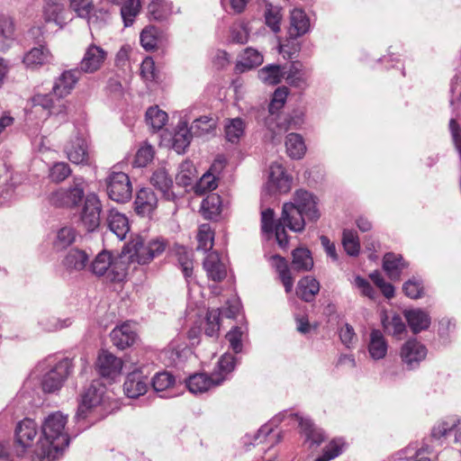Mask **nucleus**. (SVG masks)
I'll return each instance as SVG.
<instances>
[{
  "label": "nucleus",
  "instance_id": "obj_42",
  "mask_svg": "<svg viewBox=\"0 0 461 461\" xmlns=\"http://www.w3.org/2000/svg\"><path fill=\"white\" fill-rule=\"evenodd\" d=\"M88 261L87 254L80 249H71L66 255L63 264L67 268L82 270L86 266Z\"/></svg>",
  "mask_w": 461,
  "mask_h": 461
},
{
  "label": "nucleus",
  "instance_id": "obj_46",
  "mask_svg": "<svg viewBox=\"0 0 461 461\" xmlns=\"http://www.w3.org/2000/svg\"><path fill=\"white\" fill-rule=\"evenodd\" d=\"M196 177V169L192 162L185 161L179 166L176 182L182 186L190 185Z\"/></svg>",
  "mask_w": 461,
  "mask_h": 461
},
{
  "label": "nucleus",
  "instance_id": "obj_38",
  "mask_svg": "<svg viewBox=\"0 0 461 461\" xmlns=\"http://www.w3.org/2000/svg\"><path fill=\"white\" fill-rule=\"evenodd\" d=\"M221 210V197L216 194H211L206 196L201 204V213L205 219H214Z\"/></svg>",
  "mask_w": 461,
  "mask_h": 461
},
{
  "label": "nucleus",
  "instance_id": "obj_3",
  "mask_svg": "<svg viewBox=\"0 0 461 461\" xmlns=\"http://www.w3.org/2000/svg\"><path fill=\"white\" fill-rule=\"evenodd\" d=\"M288 95V88L285 86L278 87L269 104V115L266 118V126L269 135L266 137L269 140L277 144L280 143V136L291 128H296L301 123V119L294 120L288 116L278 114V111L284 106Z\"/></svg>",
  "mask_w": 461,
  "mask_h": 461
},
{
  "label": "nucleus",
  "instance_id": "obj_6",
  "mask_svg": "<svg viewBox=\"0 0 461 461\" xmlns=\"http://www.w3.org/2000/svg\"><path fill=\"white\" fill-rule=\"evenodd\" d=\"M85 194L83 180L75 178L73 185L68 188H60L49 196L50 203L56 207L73 208L79 204Z\"/></svg>",
  "mask_w": 461,
  "mask_h": 461
},
{
  "label": "nucleus",
  "instance_id": "obj_44",
  "mask_svg": "<svg viewBox=\"0 0 461 461\" xmlns=\"http://www.w3.org/2000/svg\"><path fill=\"white\" fill-rule=\"evenodd\" d=\"M167 122V113L158 106L149 107L146 112V122L154 131H159Z\"/></svg>",
  "mask_w": 461,
  "mask_h": 461
},
{
  "label": "nucleus",
  "instance_id": "obj_4",
  "mask_svg": "<svg viewBox=\"0 0 461 461\" xmlns=\"http://www.w3.org/2000/svg\"><path fill=\"white\" fill-rule=\"evenodd\" d=\"M125 257L113 256L110 251L103 250L95 258L90 269L94 275L104 276L107 281L122 282L127 274Z\"/></svg>",
  "mask_w": 461,
  "mask_h": 461
},
{
  "label": "nucleus",
  "instance_id": "obj_40",
  "mask_svg": "<svg viewBox=\"0 0 461 461\" xmlns=\"http://www.w3.org/2000/svg\"><path fill=\"white\" fill-rule=\"evenodd\" d=\"M216 128V121L212 116L203 115L195 119L191 126L190 131L196 137H203L206 134L212 133Z\"/></svg>",
  "mask_w": 461,
  "mask_h": 461
},
{
  "label": "nucleus",
  "instance_id": "obj_48",
  "mask_svg": "<svg viewBox=\"0 0 461 461\" xmlns=\"http://www.w3.org/2000/svg\"><path fill=\"white\" fill-rule=\"evenodd\" d=\"M342 245L349 256H357L360 250V243L357 233L351 230H344L342 234Z\"/></svg>",
  "mask_w": 461,
  "mask_h": 461
},
{
  "label": "nucleus",
  "instance_id": "obj_21",
  "mask_svg": "<svg viewBox=\"0 0 461 461\" xmlns=\"http://www.w3.org/2000/svg\"><path fill=\"white\" fill-rule=\"evenodd\" d=\"M286 82L294 87L304 89L308 86L310 71L299 61H294L290 64L287 71L283 72Z\"/></svg>",
  "mask_w": 461,
  "mask_h": 461
},
{
  "label": "nucleus",
  "instance_id": "obj_15",
  "mask_svg": "<svg viewBox=\"0 0 461 461\" xmlns=\"http://www.w3.org/2000/svg\"><path fill=\"white\" fill-rule=\"evenodd\" d=\"M68 158L77 165L91 164L90 155L87 151V145L85 139L77 135L65 148Z\"/></svg>",
  "mask_w": 461,
  "mask_h": 461
},
{
  "label": "nucleus",
  "instance_id": "obj_27",
  "mask_svg": "<svg viewBox=\"0 0 461 461\" xmlns=\"http://www.w3.org/2000/svg\"><path fill=\"white\" fill-rule=\"evenodd\" d=\"M54 95L53 93L48 95H35L32 98L34 107L36 109L41 107L43 110H46L47 115L65 113L67 108L65 104L59 98L54 100Z\"/></svg>",
  "mask_w": 461,
  "mask_h": 461
},
{
  "label": "nucleus",
  "instance_id": "obj_51",
  "mask_svg": "<svg viewBox=\"0 0 461 461\" xmlns=\"http://www.w3.org/2000/svg\"><path fill=\"white\" fill-rule=\"evenodd\" d=\"M259 79L268 85H276L284 77L283 71L279 66H268L258 71Z\"/></svg>",
  "mask_w": 461,
  "mask_h": 461
},
{
  "label": "nucleus",
  "instance_id": "obj_25",
  "mask_svg": "<svg viewBox=\"0 0 461 461\" xmlns=\"http://www.w3.org/2000/svg\"><path fill=\"white\" fill-rule=\"evenodd\" d=\"M203 268L208 277L214 282H221L226 277V266L221 262L219 254L215 251L206 256L203 261Z\"/></svg>",
  "mask_w": 461,
  "mask_h": 461
},
{
  "label": "nucleus",
  "instance_id": "obj_33",
  "mask_svg": "<svg viewBox=\"0 0 461 461\" xmlns=\"http://www.w3.org/2000/svg\"><path fill=\"white\" fill-rule=\"evenodd\" d=\"M50 60V53L47 48L41 45L40 47L32 48L28 51L24 58L23 63L27 68H34L38 66H42Z\"/></svg>",
  "mask_w": 461,
  "mask_h": 461
},
{
  "label": "nucleus",
  "instance_id": "obj_16",
  "mask_svg": "<svg viewBox=\"0 0 461 461\" xmlns=\"http://www.w3.org/2000/svg\"><path fill=\"white\" fill-rule=\"evenodd\" d=\"M223 381L224 376L221 375H212L209 376L206 374L200 373L191 375L186 384L191 393H203L212 387L220 385Z\"/></svg>",
  "mask_w": 461,
  "mask_h": 461
},
{
  "label": "nucleus",
  "instance_id": "obj_57",
  "mask_svg": "<svg viewBox=\"0 0 461 461\" xmlns=\"http://www.w3.org/2000/svg\"><path fill=\"white\" fill-rule=\"evenodd\" d=\"M266 23L274 32L280 31V22L282 14L280 9L276 6L268 5L265 11Z\"/></svg>",
  "mask_w": 461,
  "mask_h": 461
},
{
  "label": "nucleus",
  "instance_id": "obj_63",
  "mask_svg": "<svg viewBox=\"0 0 461 461\" xmlns=\"http://www.w3.org/2000/svg\"><path fill=\"white\" fill-rule=\"evenodd\" d=\"M402 289L408 297L417 299L421 296L423 286L420 280L413 278L405 282Z\"/></svg>",
  "mask_w": 461,
  "mask_h": 461
},
{
  "label": "nucleus",
  "instance_id": "obj_50",
  "mask_svg": "<svg viewBox=\"0 0 461 461\" xmlns=\"http://www.w3.org/2000/svg\"><path fill=\"white\" fill-rule=\"evenodd\" d=\"M197 249H202L204 251L212 249L213 246L214 233L210 224L205 223L200 225L197 234Z\"/></svg>",
  "mask_w": 461,
  "mask_h": 461
},
{
  "label": "nucleus",
  "instance_id": "obj_5",
  "mask_svg": "<svg viewBox=\"0 0 461 461\" xmlns=\"http://www.w3.org/2000/svg\"><path fill=\"white\" fill-rule=\"evenodd\" d=\"M166 246L163 240L156 239L145 244L141 237H136L127 244L125 249L131 262L146 265L160 256L165 251Z\"/></svg>",
  "mask_w": 461,
  "mask_h": 461
},
{
  "label": "nucleus",
  "instance_id": "obj_13",
  "mask_svg": "<svg viewBox=\"0 0 461 461\" xmlns=\"http://www.w3.org/2000/svg\"><path fill=\"white\" fill-rule=\"evenodd\" d=\"M37 433V424L33 420L24 419L18 423L15 429L18 456H22L28 447L33 445Z\"/></svg>",
  "mask_w": 461,
  "mask_h": 461
},
{
  "label": "nucleus",
  "instance_id": "obj_37",
  "mask_svg": "<svg viewBox=\"0 0 461 461\" xmlns=\"http://www.w3.org/2000/svg\"><path fill=\"white\" fill-rule=\"evenodd\" d=\"M271 260L273 266H275L276 271L278 272L279 278L285 286V292L290 293L293 290L294 278L291 276V272L285 259L278 255H276L271 258Z\"/></svg>",
  "mask_w": 461,
  "mask_h": 461
},
{
  "label": "nucleus",
  "instance_id": "obj_64",
  "mask_svg": "<svg viewBox=\"0 0 461 461\" xmlns=\"http://www.w3.org/2000/svg\"><path fill=\"white\" fill-rule=\"evenodd\" d=\"M341 452L342 444L333 440L324 448L323 455L316 458L315 461H330L339 456Z\"/></svg>",
  "mask_w": 461,
  "mask_h": 461
},
{
  "label": "nucleus",
  "instance_id": "obj_55",
  "mask_svg": "<svg viewBox=\"0 0 461 461\" xmlns=\"http://www.w3.org/2000/svg\"><path fill=\"white\" fill-rule=\"evenodd\" d=\"M175 384V377L168 372L158 373L152 379V386L156 392H164Z\"/></svg>",
  "mask_w": 461,
  "mask_h": 461
},
{
  "label": "nucleus",
  "instance_id": "obj_58",
  "mask_svg": "<svg viewBox=\"0 0 461 461\" xmlns=\"http://www.w3.org/2000/svg\"><path fill=\"white\" fill-rule=\"evenodd\" d=\"M154 158V149L151 145L145 143L137 151L134 165L139 167H146Z\"/></svg>",
  "mask_w": 461,
  "mask_h": 461
},
{
  "label": "nucleus",
  "instance_id": "obj_29",
  "mask_svg": "<svg viewBox=\"0 0 461 461\" xmlns=\"http://www.w3.org/2000/svg\"><path fill=\"white\" fill-rule=\"evenodd\" d=\"M405 267H407V264L404 262L401 255H396L394 253H386L384 255L383 259V268L391 280H399L402 271Z\"/></svg>",
  "mask_w": 461,
  "mask_h": 461
},
{
  "label": "nucleus",
  "instance_id": "obj_12",
  "mask_svg": "<svg viewBox=\"0 0 461 461\" xmlns=\"http://www.w3.org/2000/svg\"><path fill=\"white\" fill-rule=\"evenodd\" d=\"M70 361L64 359L55 365L48 373L43 376L41 385L44 392L53 393L59 390L64 380L70 374Z\"/></svg>",
  "mask_w": 461,
  "mask_h": 461
},
{
  "label": "nucleus",
  "instance_id": "obj_32",
  "mask_svg": "<svg viewBox=\"0 0 461 461\" xmlns=\"http://www.w3.org/2000/svg\"><path fill=\"white\" fill-rule=\"evenodd\" d=\"M246 126L245 121L240 117L227 119L224 124L226 140L231 143H238L244 136Z\"/></svg>",
  "mask_w": 461,
  "mask_h": 461
},
{
  "label": "nucleus",
  "instance_id": "obj_8",
  "mask_svg": "<svg viewBox=\"0 0 461 461\" xmlns=\"http://www.w3.org/2000/svg\"><path fill=\"white\" fill-rule=\"evenodd\" d=\"M105 387L99 382H94L82 393L81 402L77 412V419H85L87 413L97 408L104 401Z\"/></svg>",
  "mask_w": 461,
  "mask_h": 461
},
{
  "label": "nucleus",
  "instance_id": "obj_26",
  "mask_svg": "<svg viewBox=\"0 0 461 461\" xmlns=\"http://www.w3.org/2000/svg\"><path fill=\"white\" fill-rule=\"evenodd\" d=\"M148 381L139 371L129 374L123 384L125 394L129 398H137L147 392Z\"/></svg>",
  "mask_w": 461,
  "mask_h": 461
},
{
  "label": "nucleus",
  "instance_id": "obj_59",
  "mask_svg": "<svg viewBox=\"0 0 461 461\" xmlns=\"http://www.w3.org/2000/svg\"><path fill=\"white\" fill-rule=\"evenodd\" d=\"M249 29L245 23H234L230 28V38L233 42L244 44L248 41Z\"/></svg>",
  "mask_w": 461,
  "mask_h": 461
},
{
  "label": "nucleus",
  "instance_id": "obj_47",
  "mask_svg": "<svg viewBox=\"0 0 461 461\" xmlns=\"http://www.w3.org/2000/svg\"><path fill=\"white\" fill-rule=\"evenodd\" d=\"M148 9L149 13L155 20H164L172 12L171 4L166 0H151Z\"/></svg>",
  "mask_w": 461,
  "mask_h": 461
},
{
  "label": "nucleus",
  "instance_id": "obj_53",
  "mask_svg": "<svg viewBox=\"0 0 461 461\" xmlns=\"http://www.w3.org/2000/svg\"><path fill=\"white\" fill-rule=\"evenodd\" d=\"M75 230L72 227L65 226L58 231L54 246L58 249H63L71 245L75 241Z\"/></svg>",
  "mask_w": 461,
  "mask_h": 461
},
{
  "label": "nucleus",
  "instance_id": "obj_28",
  "mask_svg": "<svg viewBox=\"0 0 461 461\" xmlns=\"http://www.w3.org/2000/svg\"><path fill=\"white\" fill-rule=\"evenodd\" d=\"M310 28V21L305 13L299 8L291 12L289 34L292 38H298L305 34Z\"/></svg>",
  "mask_w": 461,
  "mask_h": 461
},
{
  "label": "nucleus",
  "instance_id": "obj_14",
  "mask_svg": "<svg viewBox=\"0 0 461 461\" xmlns=\"http://www.w3.org/2000/svg\"><path fill=\"white\" fill-rule=\"evenodd\" d=\"M42 18L46 23L62 28L67 21V10L63 0H44Z\"/></svg>",
  "mask_w": 461,
  "mask_h": 461
},
{
  "label": "nucleus",
  "instance_id": "obj_7",
  "mask_svg": "<svg viewBox=\"0 0 461 461\" xmlns=\"http://www.w3.org/2000/svg\"><path fill=\"white\" fill-rule=\"evenodd\" d=\"M108 196L117 202L124 203L131 199L132 187L129 176L123 172H112L106 179Z\"/></svg>",
  "mask_w": 461,
  "mask_h": 461
},
{
  "label": "nucleus",
  "instance_id": "obj_1",
  "mask_svg": "<svg viewBox=\"0 0 461 461\" xmlns=\"http://www.w3.org/2000/svg\"><path fill=\"white\" fill-rule=\"evenodd\" d=\"M320 217L318 198L306 190H296L293 202L283 204L281 221L294 232L304 230L306 220L317 221Z\"/></svg>",
  "mask_w": 461,
  "mask_h": 461
},
{
  "label": "nucleus",
  "instance_id": "obj_11",
  "mask_svg": "<svg viewBox=\"0 0 461 461\" xmlns=\"http://www.w3.org/2000/svg\"><path fill=\"white\" fill-rule=\"evenodd\" d=\"M102 204L95 194H87L80 213V220L88 231L95 230L100 225Z\"/></svg>",
  "mask_w": 461,
  "mask_h": 461
},
{
  "label": "nucleus",
  "instance_id": "obj_17",
  "mask_svg": "<svg viewBox=\"0 0 461 461\" xmlns=\"http://www.w3.org/2000/svg\"><path fill=\"white\" fill-rule=\"evenodd\" d=\"M427 355V348L416 339H409L404 343L401 350L402 361L411 368L419 365Z\"/></svg>",
  "mask_w": 461,
  "mask_h": 461
},
{
  "label": "nucleus",
  "instance_id": "obj_18",
  "mask_svg": "<svg viewBox=\"0 0 461 461\" xmlns=\"http://www.w3.org/2000/svg\"><path fill=\"white\" fill-rule=\"evenodd\" d=\"M110 336L113 345L120 349L131 347L137 339L136 330L129 321L116 326Z\"/></svg>",
  "mask_w": 461,
  "mask_h": 461
},
{
  "label": "nucleus",
  "instance_id": "obj_36",
  "mask_svg": "<svg viewBox=\"0 0 461 461\" xmlns=\"http://www.w3.org/2000/svg\"><path fill=\"white\" fill-rule=\"evenodd\" d=\"M405 318L411 330L418 333L429 328L430 318L421 310H411L405 312Z\"/></svg>",
  "mask_w": 461,
  "mask_h": 461
},
{
  "label": "nucleus",
  "instance_id": "obj_49",
  "mask_svg": "<svg viewBox=\"0 0 461 461\" xmlns=\"http://www.w3.org/2000/svg\"><path fill=\"white\" fill-rule=\"evenodd\" d=\"M141 5L140 0H128L121 8V14L126 27L132 24L134 18L140 13Z\"/></svg>",
  "mask_w": 461,
  "mask_h": 461
},
{
  "label": "nucleus",
  "instance_id": "obj_10",
  "mask_svg": "<svg viewBox=\"0 0 461 461\" xmlns=\"http://www.w3.org/2000/svg\"><path fill=\"white\" fill-rule=\"evenodd\" d=\"M292 176L286 174L281 164L273 163L270 166L265 187L269 194H287L292 188Z\"/></svg>",
  "mask_w": 461,
  "mask_h": 461
},
{
  "label": "nucleus",
  "instance_id": "obj_62",
  "mask_svg": "<svg viewBox=\"0 0 461 461\" xmlns=\"http://www.w3.org/2000/svg\"><path fill=\"white\" fill-rule=\"evenodd\" d=\"M157 29L154 26L147 27L142 30L140 33L141 46L147 50H151L157 46Z\"/></svg>",
  "mask_w": 461,
  "mask_h": 461
},
{
  "label": "nucleus",
  "instance_id": "obj_30",
  "mask_svg": "<svg viewBox=\"0 0 461 461\" xmlns=\"http://www.w3.org/2000/svg\"><path fill=\"white\" fill-rule=\"evenodd\" d=\"M388 349L387 342L379 330H373L370 333L368 352L375 360H379L386 356Z\"/></svg>",
  "mask_w": 461,
  "mask_h": 461
},
{
  "label": "nucleus",
  "instance_id": "obj_52",
  "mask_svg": "<svg viewBox=\"0 0 461 461\" xmlns=\"http://www.w3.org/2000/svg\"><path fill=\"white\" fill-rule=\"evenodd\" d=\"M456 427L455 420H446L437 422L431 430V438L435 441L439 442L441 438H445L448 432Z\"/></svg>",
  "mask_w": 461,
  "mask_h": 461
},
{
  "label": "nucleus",
  "instance_id": "obj_41",
  "mask_svg": "<svg viewBox=\"0 0 461 461\" xmlns=\"http://www.w3.org/2000/svg\"><path fill=\"white\" fill-rule=\"evenodd\" d=\"M313 267L311 252L307 249H296L293 251L292 267L297 271H308Z\"/></svg>",
  "mask_w": 461,
  "mask_h": 461
},
{
  "label": "nucleus",
  "instance_id": "obj_56",
  "mask_svg": "<svg viewBox=\"0 0 461 461\" xmlns=\"http://www.w3.org/2000/svg\"><path fill=\"white\" fill-rule=\"evenodd\" d=\"M263 61L262 55L252 48L244 50L240 64L246 68H252L260 65Z\"/></svg>",
  "mask_w": 461,
  "mask_h": 461
},
{
  "label": "nucleus",
  "instance_id": "obj_22",
  "mask_svg": "<svg viewBox=\"0 0 461 461\" xmlns=\"http://www.w3.org/2000/svg\"><path fill=\"white\" fill-rule=\"evenodd\" d=\"M135 211L139 215L149 216L158 206V198L149 188H141L136 196Z\"/></svg>",
  "mask_w": 461,
  "mask_h": 461
},
{
  "label": "nucleus",
  "instance_id": "obj_2",
  "mask_svg": "<svg viewBox=\"0 0 461 461\" xmlns=\"http://www.w3.org/2000/svg\"><path fill=\"white\" fill-rule=\"evenodd\" d=\"M68 417L60 411H55L46 417L42 423V433L45 438L41 441L40 456L55 459L59 453L68 446L69 438L66 430Z\"/></svg>",
  "mask_w": 461,
  "mask_h": 461
},
{
  "label": "nucleus",
  "instance_id": "obj_34",
  "mask_svg": "<svg viewBox=\"0 0 461 461\" xmlns=\"http://www.w3.org/2000/svg\"><path fill=\"white\" fill-rule=\"evenodd\" d=\"M194 133L188 128L185 122H179L173 138V148L177 153L185 152L189 146Z\"/></svg>",
  "mask_w": 461,
  "mask_h": 461
},
{
  "label": "nucleus",
  "instance_id": "obj_31",
  "mask_svg": "<svg viewBox=\"0 0 461 461\" xmlns=\"http://www.w3.org/2000/svg\"><path fill=\"white\" fill-rule=\"evenodd\" d=\"M319 291V282L314 277L307 276L298 282L296 294L302 300L309 303L314 300Z\"/></svg>",
  "mask_w": 461,
  "mask_h": 461
},
{
  "label": "nucleus",
  "instance_id": "obj_60",
  "mask_svg": "<svg viewBox=\"0 0 461 461\" xmlns=\"http://www.w3.org/2000/svg\"><path fill=\"white\" fill-rule=\"evenodd\" d=\"M243 334H244V330L240 327H234L226 334V339L230 343V348L236 354L242 351Z\"/></svg>",
  "mask_w": 461,
  "mask_h": 461
},
{
  "label": "nucleus",
  "instance_id": "obj_61",
  "mask_svg": "<svg viewBox=\"0 0 461 461\" xmlns=\"http://www.w3.org/2000/svg\"><path fill=\"white\" fill-rule=\"evenodd\" d=\"M71 174L69 166L65 162L55 163L50 171V177L52 181L59 183L64 181Z\"/></svg>",
  "mask_w": 461,
  "mask_h": 461
},
{
  "label": "nucleus",
  "instance_id": "obj_45",
  "mask_svg": "<svg viewBox=\"0 0 461 461\" xmlns=\"http://www.w3.org/2000/svg\"><path fill=\"white\" fill-rule=\"evenodd\" d=\"M299 426L307 440L312 441V444L320 445L324 440L323 432L316 429L311 420L300 418Z\"/></svg>",
  "mask_w": 461,
  "mask_h": 461
},
{
  "label": "nucleus",
  "instance_id": "obj_24",
  "mask_svg": "<svg viewBox=\"0 0 461 461\" xmlns=\"http://www.w3.org/2000/svg\"><path fill=\"white\" fill-rule=\"evenodd\" d=\"M80 74L81 73L78 69H71L63 72L55 82L53 86V95L59 98L68 95L75 87L79 79Z\"/></svg>",
  "mask_w": 461,
  "mask_h": 461
},
{
  "label": "nucleus",
  "instance_id": "obj_23",
  "mask_svg": "<svg viewBox=\"0 0 461 461\" xmlns=\"http://www.w3.org/2000/svg\"><path fill=\"white\" fill-rule=\"evenodd\" d=\"M106 225L120 240H123L130 230L128 218L115 209L108 211Z\"/></svg>",
  "mask_w": 461,
  "mask_h": 461
},
{
  "label": "nucleus",
  "instance_id": "obj_9",
  "mask_svg": "<svg viewBox=\"0 0 461 461\" xmlns=\"http://www.w3.org/2000/svg\"><path fill=\"white\" fill-rule=\"evenodd\" d=\"M107 57L108 53L104 49L92 43L86 49L78 70L86 74L95 73L103 68Z\"/></svg>",
  "mask_w": 461,
  "mask_h": 461
},
{
  "label": "nucleus",
  "instance_id": "obj_35",
  "mask_svg": "<svg viewBox=\"0 0 461 461\" xmlns=\"http://www.w3.org/2000/svg\"><path fill=\"white\" fill-rule=\"evenodd\" d=\"M151 185L159 190L167 199L172 196L171 187L173 181L164 168H158L152 174L150 177Z\"/></svg>",
  "mask_w": 461,
  "mask_h": 461
},
{
  "label": "nucleus",
  "instance_id": "obj_20",
  "mask_svg": "<svg viewBox=\"0 0 461 461\" xmlns=\"http://www.w3.org/2000/svg\"><path fill=\"white\" fill-rule=\"evenodd\" d=\"M97 367L102 376L113 379L121 374L122 361L108 351L104 350L98 356Z\"/></svg>",
  "mask_w": 461,
  "mask_h": 461
},
{
  "label": "nucleus",
  "instance_id": "obj_43",
  "mask_svg": "<svg viewBox=\"0 0 461 461\" xmlns=\"http://www.w3.org/2000/svg\"><path fill=\"white\" fill-rule=\"evenodd\" d=\"M175 256L180 265L184 276L187 278L193 274V254L184 246H176Z\"/></svg>",
  "mask_w": 461,
  "mask_h": 461
},
{
  "label": "nucleus",
  "instance_id": "obj_39",
  "mask_svg": "<svg viewBox=\"0 0 461 461\" xmlns=\"http://www.w3.org/2000/svg\"><path fill=\"white\" fill-rule=\"evenodd\" d=\"M286 152L292 158L300 159L305 153L306 147L300 134L290 133L285 140Z\"/></svg>",
  "mask_w": 461,
  "mask_h": 461
},
{
  "label": "nucleus",
  "instance_id": "obj_19",
  "mask_svg": "<svg viewBox=\"0 0 461 461\" xmlns=\"http://www.w3.org/2000/svg\"><path fill=\"white\" fill-rule=\"evenodd\" d=\"M70 7L77 14L79 17L87 18L88 24L91 27H100L105 22L108 16L107 12H101V19L95 14H91L93 9V0H70Z\"/></svg>",
  "mask_w": 461,
  "mask_h": 461
},
{
  "label": "nucleus",
  "instance_id": "obj_54",
  "mask_svg": "<svg viewBox=\"0 0 461 461\" xmlns=\"http://www.w3.org/2000/svg\"><path fill=\"white\" fill-rule=\"evenodd\" d=\"M383 325L389 334L398 337L405 331V324L399 315H393L383 320Z\"/></svg>",
  "mask_w": 461,
  "mask_h": 461
}]
</instances>
